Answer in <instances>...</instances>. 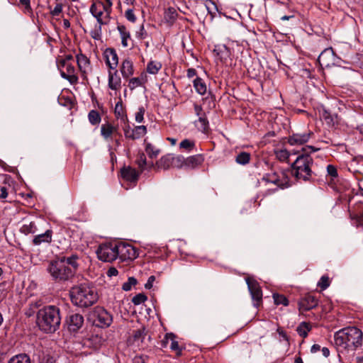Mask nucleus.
<instances>
[{"label": "nucleus", "instance_id": "27", "mask_svg": "<svg viewBox=\"0 0 363 363\" xmlns=\"http://www.w3.org/2000/svg\"><path fill=\"white\" fill-rule=\"evenodd\" d=\"M77 62L79 70L83 74H86L89 68V60L83 54L77 55Z\"/></svg>", "mask_w": 363, "mask_h": 363}, {"label": "nucleus", "instance_id": "53", "mask_svg": "<svg viewBox=\"0 0 363 363\" xmlns=\"http://www.w3.org/2000/svg\"><path fill=\"white\" fill-rule=\"evenodd\" d=\"M144 113H145V108L143 107L139 108L138 111L135 113L136 122L142 123L143 121Z\"/></svg>", "mask_w": 363, "mask_h": 363}, {"label": "nucleus", "instance_id": "59", "mask_svg": "<svg viewBox=\"0 0 363 363\" xmlns=\"http://www.w3.org/2000/svg\"><path fill=\"white\" fill-rule=\"evenodd\" d=\"M118 272L116 269V268H115V267H110L106 272L107 276L110 277H111L113 276H116L118 274Z\"/></svg>", "mask_w": 363, "mask_h": 363}, {"label": "nucleus", "instance_id": "32", "mask_svg": "<svg viewBox=\"0 0 363 363\" xmlns=\"http://www.w3.org/2000/svg\"><path fill=\"white\" fill-rule=\"evenodd\" d=\"M37 231L35 223L33 221L23 224L21 228V232L25 235L34 234Z\"/></svg>", "mask_w": 363, "mask_h": 363}, {"label": "nucleus", "instance_id": "56", "mask_svg": "<svg viewBox=\"0 0 363 363\" xmlns=\"http://www.w3.org/2000/svg\"><path fill=\"white\" fill-rule=\"evenodd\" d=\"M62 11V6L60 4H57L55 8L50 11V13L53 16H59Z\"/></svg>", "mask_w": 363, "mask_h": 363}, {"label": "nucleus", "instance_id": "60", "mask_svg": "<svg viewBox=\"0 0 363 363\" xmlns=\"http://www.w3.org/2000/svg\"><path fill=\"white\" fill-rule=\"evenodd\" d=\"M138 38H140V39H144L146 38L147 36V33L144 28V26L143 25H142L140 26V31L138 33Z\"/></svg>", "mask_w": 363, "mask_h": 363}, {"label": "nucleus", "instance_id": "14", "mask_svg": "<svg viewBox=\"0 0 363 363\" xmlns=\"http://www.w3.org/2000/svg\"><path fill=\"white\" fill-rule=\"evenodd\" d=\"M161 346L164 348L169 347L177 356L182 355V347L179 345L172 333H167L161 341Z\"/></svg>", "mask_w": 363, "mask_h": 363}, {"label": "nucleus", "instance_id": "41", "mask_svg": "<svg viewBox=\"0 0 363 363\" xmlns=\"http://www.w3.org/2000/svg\"><path fill=\"white\" fill-rule=\"evenodd\" d=\"M98 4H101L102 8V10L104 13H105V18L110 20V14L111 13V7L113 6L112 1L106 2V4H104L102 2H99Z\"/></svg>", "mask_w": 363, "mask_h": 363}, {"label": "nucleus", "instance_id": "34", "mask_svg": "<svg viewBox=\"0 0 363 363\" xmlns=\"http://www.w3.org/2000/svg\"><path fill=\"white\" fill-rule=\"evenodd\" d=\"M162 68V64L157 61H150L147 65V72L152 74H157Z\"/></svg>", "mask_w": 363, "mask_h": 363}, {"label": "nucleus", "instance_id": "18", "mask_svg": "<svg viewBox=\"0 0 363 363\" xmlns=\"http://www.w3.org/2000/svg\"><path fill=\"white\" fill-rule=\"evenodd\" d=\"M67 323L69 330L76 332L82 326L84 318L79 313H73L69 315Z\"/></svg>", "mask_w": 363, "mask_h": 363}, {"label": "nucleus", "instance_id": "39", "mask_svg": "<svg viewBox=\"0 0 363 363\" xmlns=\"http://www.w3.org/2000/svg\"><path fill=\"white\" fill-rule=\"evenodd\" d=\"M89 121L92 125H97L101 121V116L98 111L91 110L88 114Z\"/></svg>", "mask_w": 363, "mask_h": 363}, {"label": "nucleus", "instance_id": "48", "mask_svg": "<svg viewBox=\"0 0 363 363\" xmlns=\"http://www.w3.org/2000/svg\"><path fill=\"white\" fill-rule=\"evenodd\" d=\"M194 146H195L194 142L191 141L189 139L183 140L179 144V147L181 148H183V149H185L187 150H191V149L194 148Z\"/></svg>", "mask_w": 363, "mask_h": 363}, {"label": "nucleus", "instance_id": "10", "mask_svg": "<svg viewBox=\"0 0 363 363\" xmlns=\"http://www.w3.org/2000/svg\"><path fill=\"white\" fill-rule=\"evenodd\" d=\"M118 256L121 259H134L138 257V252L131 245L124 242L118 243Z\"/></svg>", "mask_w": 363, "mask_h": 363}, {"label": "nucleus", "instance_id": "1", "mask_svg": "<svg viewBox=\"0 0 363 363\" xmlns=\"http://www.w3.org/2000/svg\"><path fill=\"white\" fill-rule=\"evenodd\" d=\"M77 259L75 255L57 258L50 262L47 271L55 282H65L74 277L78 267Z\"/></svg>", "mask_w": 363, "mask_h": 363}, {"label": "nucleus", "instance_id": "42", "mask_svg": "<svg viewBox=\"0 0 363 363\" xmlns=\"http://www.w3.org/2000/svg\"><path fill=\"white\" fill-rule=\"evenodd\" d=\"M275 155L277 159L280 161H286L288 160L290 154L286 149H279L275 151Z\"/></svg>", "mask_w": 363, "mask_h": 363}, {"label": "nucleus", "instance_id": "26", "mask_svg": "<svg viewBox=\"0 0 363 363\" xmlns=\"http://www.w3.org/2000/svg\"><path fill=\"white\" fill-rule=\"evenodd\" d=\"M156 166L157 168L164 170L172 167V154H167L162 156L158 161H157Z\"/></svg>", "mask_w": 363, "mask_h": 363}, {"label": "nucleus", "instance_id": "62", "mask_svg": "<svg viewBox=\"0 0 363 363\" xmlns=\"http://www.w3.org/2000/svg\"><path fill=\"white\" fill-rule=\"evenodd\" d=\"M133 363H146L145 358L142 356H136L133 359Z\"/></svg>", "mask_w": 363, "mask_h": 363}, {"label": "nucleus", "instance_id": "57", "mask_svg": "<svg viewBox=\"0 0 363 363\" xmlns=\"http://www.w3.org/2000/svg\"><path fill=\"white\" fill-rule=\"evenodd\" d=\"M213 51L216 52L218 55H219L220 54H222L224 52H225L226 53L228 52L227 48L225 45L216 46Z\"/></svg>", "mask_w": 363, "mask_h": 363}, {"label": "nucleus", "instance_id": "47", "mask_svg": "<svg viewBox=\"0 0 363 363\" xmlns=\"http://www.w3.org/2000/svg\"><path fill=\"white\" fill-rule=\"evenodd\" d=\"M137 279L133 277H129L128 281L125 283H123L122 286L123 290L128 291H130L132 289V286L136 285L137 284Z\"/></svg>", "mask_w": 363, "mask_h": 363}, {"label": "nucleus", "instance_id": "35", "mask_svg": "<svg viewBox=\"0 0 363 363\" xmlns=\"http://www.w3.org/2000/svg\"><path fill=\"white\" fill-rule=\"evenodd\" d=\"M8 363H30V359L27 354H21L11 358Z\"/></svg>", "mask_w": 363, "mask_h": 363}, {"label": "nucleus", "instance_id": "51", "mask_svg": "<svg viewBox=\"0 0 363 363\" xmlns=\"http://www.w3.org/2000/svg\"><path fill=\"white\" fill-rule=\"evenodd\" d=\"M146 300L147 296L143 294H138L133 298L132 301L135 305H139L144 303Z\"/></svg>", "mask_w": 363, "mask_h": 363}, {"label": "nucleus", "instance_id": "16", "mask_svg": "<svg viewBox=\"0 0 363 363\" xmlns=\"http://www.w3.org/2000/svg\"><path fill=\"white\" fill-rule=\"evenodd\" d=\"M125 137L130 140H137L145 135L147 133V128L145 125H138L131 128L129 125L123 128Z\"/></svg>", "mask_w": 363, "mask_h": 363}, {"label": "nucleus", "instance_id": "49", "mask_svg": "<svg viewBox=\"0 0 363 363\" xmlns=\"http://www.w3.org/2000/svg\"><path fill=\"white\" fill-rule=\"evenodd\" d=\"M205 5H206V9L208 10V12L211 16H213V14L217 11V7H216V5L215 4V3L213 1H211V0H207L206 1Z\"/></svg>", "mask_w": 363, "mask_h": 363}, {"label": "nucleus", "instance_id": "3", "mask_svg": "<svg viewBox=\"0 0 363 363\" xmlns=\"http://www.w3.org/2000/svg\"><path fill=\"white\" fill-rule=\"evenodd\" d=\"M36 323L39 328L45 333L55 332L61 323L60 308L55 306H48L40 309L37 313Z\"/></svg>", "mask_w": 363, "mask_h": 363}, {"label": "nucleus", "instance_id": "40", "mask_svg": "<svg viewBox=\"0 0 363 363\" xmlns=\"http://www.w3.org/2000/svg\"><path fill=\"white\" fill-rule=\"evenodd\" d=\"M177 16V12L173 7L168 8L164 12V18L167 21H174Z\"/></svg>", "mask_w": 363, "mask_h": 363}, {"label": "nucleus", "instance_id": "21", "mask_svg": "<svg viewBox=\"0 0 363 363\" xmlns=\"http://www.w3.org/2000/svg\"><path fill=\"white\" fill-rule=\"evenodd\" d=\"M104 56L108 67L111 69H116L118 63V58L116 50L113 48H107L104 52Z\"/></svg>", "mask_w": 363, "mask_h": 363}, {"label": "nucleus", "instance_id": "55", "mask_svg": "<svg viewBox=\"0 0 363 363\" xmlns=\"http://www.w3.org/2000/svg\"><path fill=\"white\" fill-rule=\"evenodd\" d=\"M125 16L129 21L132 23H134L136 21V17L133 9H128L125 11Z\"/></svg>", "mask_w": 363, "mask_h": 363}, {"label": "nucleus", "instance_id": "31", "mask_svg": "<svg viewBox=\"0 0 363 363\" xmlns=\"http://www.w3.org/2000/svg\"><path fill=\"white\" fill-rule=\"evenodd\" d=\"M116 132L117 128L108 123L103 124L101 127V134L105 139H108L113 133Z\"/></svg>", "mask_w": 363, "mask_h": 363}, {"label": "nucleus", "instance_id": "33", "mask_svg": "<svg viewBox=\"0 0 363 363\" xmlns=\"http://www.w3.org/2000/svg\"><path fill=\"white\" fill-rule=\"evenodd\" d=\"M194 86L201 95H203L206 92V85L201 78L197 77L194 80Z\"/></svg>", "mask_w": 363, "mask_h": 363}, {"label": "nucleus", "instance_id": "64", "mask_svg": "<svg viewBox=\"0 0 363 363\" xmlns=\"http://www.w3.org/2000/svg\"><path fill=\"white\" fill-rule=\"evenodd\" d=\"M40 363H55V361L52 357H45L42 359V361L40 362Z\"/></svg>", "mask_w": 363, "mask_h": 363}, {"label": "nucleus", "instance_id": "54", "mask_svg": "<svg viewBox=\"0 0 363 363\" xmlns=\"http://www.w3.org/2000/svg\"><path fill=\"white\" fill-rule=\"evenodd\" d=\"M327 172L328 175H330L333 178H335L337 177V171L335 166L332 164H328L327 166Z\"/></svg>", "mask_w": 363, "mask_h": 363}, {"label": "nucleus", "instance_id": "23", "mask_svg": "<svg viewBox=\"0 0 363 363\" xmlns=\"http://www.w3.org/2000/svg\"><path fill=\"white\" fill-rule=\"evenodd\" d=\"M122 177L130 182H136L139 178L140 173L135 169L130 167H124L121 169Z\"/></svg>", "mask_w": 363, "mask_h": 363}, {"label": "nucleus", "instance_id": "58", "mask_svg": "<svg viewBox=\"0 0 363 363\" xmlns=\"http://www.w3.org/2000/svg\"><path fill=\"white\" fill-rule=\"evenodd\" d=\"M155 276H150L148 278L147 283L145 284V287L147 289H150L152 287V284H153V282L155 281Z\"/></svg>", "mask_w": 363, "mask_h": 363}, {"label": "nucleus", "instance_id": "4", "mask_svg": "<svg viewBox=\"0 0 363 363\" xmlns=\"http://www.w3.org/2000/svg\"><path fill=\"white\" fill-rule=\"evenodd\" d=\"M70 298L73 304L87 308L94 304L98 300L95 289L86 284H81L70 289Z\"/></svg>", "mask_w": 363, "mask_h": 363}, {"label": "nucleus", "instance_id": "63", "mask_svg": "<svg viewBox=\"0 0 363 363\" xmlns=\"http://www.w3.org/2000/svg\"><path fill=\"white\" fill-rule=\"evenodd\" d=\"M277 332L279 333V335L284 340H286V342L289 341V337L287 336V335L286 334V333H284L282 330H281L280 328H278L277 329Z\"/></svg>", "mask_w": 363, "mask_h": 363}, {"label": "nucleus", "instance_id": "38", "mask_svg": "<svg viewBox=\"0 0 363 363\" xmlns=\"http://www.w3.org/2000/svg\"><path fill=\"white\" fill-rule=\"evenodd\" d=\"M310 330V325L308 323L303 322L297 327L296 331L300 336L306 337Z\"/></svg>", "mask_w": 363, "mask_h": 363}, {"label": "nucleus", "instance_id": "52", "mask_svg": "<svg viewBox=\"0 0 363 363\" xmlns=\"http://www.w3.org/2000/svg\"><path fill=\"white\" fill-rule=\"evenodd\" d=\"M20 4L24 7V12L26 13H32L30 0H20Z\"/></svg>", "mask_w": 363, "mask_h": 363}, {"label": "nucleus", "instance_id": "2", "mask_svg": "<svg viewBox=\"0 0 363 363\" xmlns=\"http://www.w3.org/2000/svg\"><path fill=\"white\" fill-rule=\"evenodd\" d=\"M334 340L337 347L352 351L362 345L363 333L356 327H347L336 332Z\"/></svg>", "mask_w": 363, "mask_h": 363}, {"label": "nucleus", "instance_id": "8", "mask_svg": "<svg viewBox=\"0 0 363 363\" xmlns=\"http://www.w3.org/2000/svg\"><path fill=\"white\" fill-rule=\"evenodd\" d=\"M57 67L62 78L68 80L72 84L77 83L78 77L72 63H67L65 61H57Z\"/></svg>", "mask_w": 363, "mask_h": 363}, {"label": "nucleus", "instance_id": "5", "mask_svg": "<svg viewBox=\"0 0 363 363\" xmlns=\"http://www.w3.org/2000/svg\"><path fill=\"white\" fill-rule=\"evenodd\" d=\"M313 162V159L309 155L301 154L292 164V174L298 179L308 181L313 173L311 170Z\"/></svg>", "mask_w": 363, "mask_h": 363}, {"label": "nucleus", "instance_id": "46", "mask_svg": "<svg viewBox=\"0 0 363 363\" xmlns=\"http://www.w3.org/2000/svg\"><path fill=\"white\" fill-rule=\"evenodd\" d=\"M143 84L142 78L133 77L129 80L128 86L130 89H134L138 86H140Z\"/></svg>", "mask_w": 363, "mask_h": 363}, {"label": "nucleus", "instance_id": "30", "mask_svg": "<svg viewBox=\"0 0 363 363\" xmlns=\"http://www.w3.org/2000/svg\"><path fill=\"white\" fill-rule=\"evenodd\" d=\"M117 29L121 38V44L123 47L126 48L128 46V40L130 38V32L127 30L126 27L123 25H118Z\"/></svg>", "mask_w": 363, "mask_h": 363}, {"label": "nucleus", "instance_id": "61", "mask_svg": "<svg viewBox=\"0 0 363 363\" xmlns=\"http://www.w3.org/2000/svg\"><path fill=\"white\" fill-rule=\"evenodd\" d=\"M0 199H4L8 196L7 188L6 186H1L0 188Z\"/></svg>", "mask_w": 363, "mask_h": 363}, {"label": "nucleus", "instance_id": "44", "mask_svg": "<svg viewBox=\"0 0 363 363\" xmlns=\"http://www.w3.org/2000/svg\"><path fill=\"white\" fill-rule=\"evenodd\" d=\"M145 151L150 157H155L160 152V150L155 147L152 144L147 143L145 147Z\"/></svg>", "mask_w": 363, "mask_h": 363}, {"label": "nucleus", "instance_id": "25", "mask_svg": "<svg viewBox=\"0 0 363 363\" xmlns=\"http://www.w3.org/2000/svg\"><path fill=\"white\" fill-rule=\"evenodd\" d=\"M121 72L123 78H128L133 74V62L129 59H125L122 62L121 66Z\"/></svg>", "mask_w": 363, "mask_h": 363}, {"label": "nucleus", "instance_id": "7", "mask_svg": "<svg viewBox=\"0 0 363 363\" xmlns=\"http://www.w3.org/2000/svg\"><path fill=\"white\" fill-rule=\"evenodd\" d=\"M150 337L147 331L143 327L133 331L132 335L128 339L129 345L138 348H144L147 346Z\"/></svg>", "mask_w": 363, "mask_h": 363}, {"label": "nucleus", "instance_id": "17", "mask_svg": "<svg viewBox=\"0 0 363 363\" xmlns=\"http://www.w3.org/2000/svg\"><path fill=\"white\" fill-rule=\"evenodd\" d=\"M320 117L329 127H335L339 123V118L337 114L331 113L326 108L321 106L319 108Z\"/></svg>", "mask_w": 363, "mask_h": 363}, {"label": "nucleus", "instance_id": "24", "mask_svg": "<svg viewBox=\"0 0 363 363\" xmlns=\"http://www.w3.org/2000/svg\"><path fill=\"white\" fill-rule=\"evenodd\" d=\"M121 86V77L117 74V70L113 73L109 72L108 73V87L112 90H118Z\"/></svg>", "mask_w": 363, "mask_h": 363}, {"label": "nucleus", "instance_id": "37", "mask_svg": "<svg viewBox=\"0 0 363 363\" xmlns=\"http://www.w3.org/2000/svg\"><path fill=\"white\" fill-rule=\"evenodd\" d=\"M250 160V154L246 152H242L239 153L235 159L237 163L245 165L249 163Z\"/></svg>", "mask_w": 363, "mask_h": 363}, {"label": "nucleus", "instance_id": "15", "mask_svg": "<svg viewBox=\"0 0 363 363\" xmlns=\"http://www.w3.org/2000/svg\"><path fill=\"white\" fill-rule=\"evenodd\" d=\"M313 135V133L311 130L293 133L289 136L288 143L291 145H302L306 143Z\"/></svg>", "mask_w": 363, "mask_h": 363}, {"label": "nucleus", "instance_id": "13", "mask_svg": "<svg viewBox=\"0 0 363 363\" xmlns=\"http://www.w3.org/2000/svg\"><path fill=\"white\" fill-rule=\"evenodd\" d=\"M246 282L252 298L255 301L254 305L257 307L262 299V291L261 288L255 280L247 278Z\"/></svg>", "mask_w": 363, "mask_h": 363}, {"label": "nucleus", "instance_id": "20", "mask_svg": "<svg viewBox=\"0 0 363 363\" xmlns=\"http://www.w3.org/2000/svg\"><path fill=\"white\" fill-rule=\"evenodd\" d=\"M317 305L318 299L309 294L301 298L298 302L299 310L302 311L311 310L316 307Z\"/></svg>", "mask_w": 363, "mask_h": 363}, {"label": "nucleus", "instance_id": "11", "mask_svg": "<svg viewBox=\"0 0 363 363\" xmlns=\"http://www.w3.org/2000/svg\"><path fill=\"white\" fill-rule=\"evenodd\" d=\"M94 315L96 317L94 322L97 326L99 327H108L112 321V315L109 312L103 308H98L94 311Z\"/></svg>", "mask_w": 363, "mask_h": 363}, {"label": "nucleus", "instance_id": "22", "mask_svg": "<svg viewBox=\"0 0 363 363\" xmlns=\"http://www.w3.org/2000/svg\"><path fill=\"white\" fill-rule=\"evenodd\" d=\"M194 107L195 113L199 116V119L196 121V125L200 130L205 131L208 128V122L203 113L202 108L201 106L196 104Z\"/></svg>", "mask_w": 363, "mask_h": 363}, {"label": "nucleus", "instance_id": "43", "mask_svg": "<svg viewBox=\"0 0 363 363\" xmlns=\"http://www.w3.org/2000/svg\"><path fill=\"white\" fill-rule=\"evenodd\" d=\"M273 298H274V303L276 305H280V304H282L284 306L289 305V301L286 298V297L284 296V295H281L279 294H274Z\"/></svg>", "mask_w": 363, "mask_h": 363}, {"label": "nucleus", "instance_id": "9", "mask_svg": "<svg viewBox=\"0 0 363 363\" xmlns=\"http://www.w3.org/2000/svg\"><path fill=\"white\" fill-rule=\"evenodd\" d=\"M262 180L267 183H272L281 188L285 187L289 182V179L284 172H276L265 174L263 176Z\"/></svg>", "mask_w": 363, "mask_h": 363}, {"label": "nucleus", "instance_id": "36", "mask_svg": "<svg viewBox=\"0 0 363 363\" xmlns=\"http://www.w3.org/2000/svg\"><path fill=\"white\" fill-rule=\"evenodd\" d=\"M186 167L185 158L182 155H174L172 154V167L182 168Z\"/></svg>", "mask_w": 363, "mask_h": 363}, {"label": "nucleus", "instance_id": "45", "mask_svg": "<svg viewBox=\"0 0 363 363\" xmlns=\"http://www.w3.org/2000/svg\"><path fill=\"white\" fill-rule=\"evenodd\" d=\"M136 163L138 165L140 171L143 172L145 169V166L147 164L146 157L144 153H140L138 155Z\"/></svg>", "mask_w": 363, "mask_h": 363}, {"label": "nucleus", "instance_id": "50", "mask_svg": "<svg viewBox=\"0 0 363 363\" xmlns=\"http://www.w3.org/2000/svg\"><path fill=\"white\" fill-rule=\"evenodd\" d=\"M318 286L323 290L326 289L330 286L329 278L327 276L321 277L318 283Z\"/></svg>", "mask_w": 363, "mask_h": 363}, {"label": "nucleus", "instance_id": "29", "mask_svg": "<svg viewBox=\"0 0 363 363\" xmlns=\"http://www.w3.org/2000/svg\"><path fill=\"white\" fill-rule=\"evenodd\" d=\"M52 240V232L50 230L45 231V233L39 234L33 238V243L35 245H39L42 242H50Z\"/></svg>", "mask_w": 363, "mask_h": 363}, {"label": "nucleus", "instance_id": "28", "mask_svg": "<svg viewBox=\"0 0 363 363\" xmlns=\"http://www.w3.org/2000/svg\"><path fill=\"white\" fill-rule=\"evenodd\" d=\"M204 159L201 155H196L190 156L185 159L186 167L189 168H195L203 162Z\"/></svg>", "mask_w": 363, "mask_h": 363}, {"label": "nucleus", "instance_id": "6", "mask_svg": "<svg viewBox=\"0 0 363 363\" xmlns=\"http://www.w3.org/2000/svg\"><path fill=\"white\" fill-rule=\"evenodd\" d=\"M98 258L103 262H112L118 256V243L107 242L99 245L96 250Z\"/></svg>", "mask_w": 363, "mask_h": 363}, {"label": "nucleus", "instance_id": "12", "mask_svg": "<svg viewBox=\"0 0 363 363\" xmlns=\"http://www.w3.org/2000/svg\"><path fill=\"white\" fill-rule=\"evenodd\" d=\"M318 62L322 67H330L337 62V57L332 48L325 49L318 56Z\"/></svg>", "mask_w": 363, "mask_h": 363}, {"label": "nucleus", "instance_id": "19", "mask_svg": "<svg viewBox=\"0 0 363 363\" xmlns=\"http://www.w3.org/2000/svg\"><path fill=\"white\" fill-rule=\"evenodd\" d=\"M101 5L94 3L90 6V13L94 17L96 18L98 23L99 24V28L101 25L107 24L109 21L105 18V13H104Z\"/></svg>", "mask_w": 363, "mask_h": 363}]
</instances>
